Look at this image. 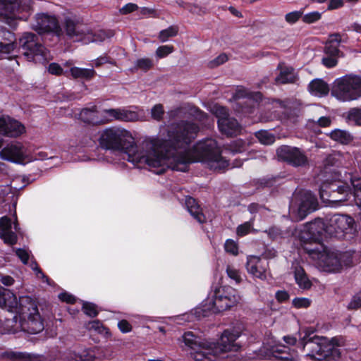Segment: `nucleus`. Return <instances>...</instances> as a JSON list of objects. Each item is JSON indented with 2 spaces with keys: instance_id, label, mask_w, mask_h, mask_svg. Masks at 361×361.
I'll use <instances>...</instances> for the list:
<instances>
[{
  "instance_id": "nucleus-44",
  "label": "nucleus",
  "mask_w": 361,
  "mask_h": 361,
  "mask_svg": "<svg viewBox=\"0 0 361 361\" xmlns=\"http://www.w3.org/2000/svg\"><path fill=\"white\" fill-rule=\"evenodd\" d=\"M322 18V13L319 11H312L302 15V21L307 24H311L319 20Z\"/></svg>"
},
{
  "instance_id": "nucleus-59",
  "label": "nucleus",
  "mask_w": 361,
  "mask_h": 361,
  "mask_svg": "<svg viewBox=\"0 0 361 361\" xmlns=\"http://www.w3.org/2000/svg\"><path fill=\"white\" fill-rule=\"evenodd\" d=\"M17 256L20 259L23 264H27L29 259V252L25 249H17L16 250Z\"/></svg>"
},
{
  "instance_id": "nucleus-4",
  "label": "nucleus",
  "mask_w": 361,
  "mask_h": 361,
  "mask_svg": "<svg viewBox=\"0 0 361 361\" xmlns=\"http://www.w3.org/2000/svg\"><path fill=\"white\" fill-rule=\"evenodd\" d=\"M337 341L336 338L330 341L325 337H314L306 342L302 348H307L310 350L307 355L313 359L319 361H334L340 356Z\"/></svg>"
},
{
  "instance_id": "nucleus-10",
  "label": "nucleus",
  "mask_w": 361,
  "mask_h": 361,
  "mask_svg": "<svg viewBox=\"0 0 361 361\" xmlns=\"http://www.w3.org/2000/svg\"><path fill=\"white\" fill-rule=\"evenodd\" d=\"M31 0H0V16L11 28H16L21 11H28Z\"/></svg>"
},
{
  "instance_id": "nucleus-7",
  "label": "nucleus",
  "mask_w": 361,
  "mask_h": 361,
  "mask_svg": "<svg viewBox=\"0 0 361 361\" xmlns=\"http://www.w3.org/2000/svg\"><path fill=\"white\" fill-rule=\"evenodd\" d=\"M19 42L27 61L46 63L52 59L50 51L39 42L35 34L25 32L20 38Z\"/></svg>"
},
{
  "instance_id": "nucleus-9",
  "label": "nucleus",
  "mask_w": 361,
  "mask_h": 361,
  "mask_svg": "<svg viewBox=\"0 0 361 361\" xmlns=\"http://www.w3.org/2000/svg\"><path fill=\"white\" fill-rule=\"evenodd\" d=\"M240 336V332L237 329L225 330L219 343L212 342L209 360L210 361H223L227 352L237 351L239 347L235 341Z\"/></svg>"
},
{
  "instance_id": "nucleus-48",
  "label": "nucleus",
  "mask_w": 361,
  "mask_h": 361,
  "mask_svg": "<svg viewBox=\"0 0 361 361\" xmlns=\"http://www.w3.org/2000/svg\"><path fill=\"white\" fill-rule=\"evenodd\" d=\"M311 300L307 298H295L293 300V305L297 308H307L311 305Z\"/></svg>"
},
{
  "instance_id": "nucleus-51",
  "label": "nucleus",
  "mask_w": 361,
  "mask_h": 361,
  "mask_svg": "<svg viewBox=\"0 0 361 361\" xmlns=\"http://www.w3.org/2000/svg\"><path fill=\"white\" fill-rule=\"evenodd\" d=\"M225 250L226 252L230 253L233 255H237L238 254V247L237 243L231 239L226 241L224 245Z\"/></svg>"
},
{
  "instance_id": "nucleus-64",
  "label": "nucleus",
  "mask_w": 361,
  "mask_h": 361,
  "mask_svg": "<svg viewBox=\"0 0 361 361\" xmlns=\"http://www.w3.org/2000/svg\"><path fill=\"white\" fill-rule=\"evenodd\" d=\"M336 56H328L322 59L323 64L327 68H332L336 66L338 61L336 58Z\"/></svg>"
},
{
  "instance_id": "nucleus-11",
  "label": "nucleus",
  "mask_w": 361,
  "mask_h": 361,
  "mask_svg": "<svg viewBox=\"0 0 361 361\" xmlns=\"http://www.w3.org/2000/svg\"><path fill=\"white\" fill-rule=\"evenodd\" d=\"M317 205V198L311 192L300 190L293 195L290 204V211L297 215V220H302L308 214L316 210Z\"/></svg>"
},
{
  "instance_id": "nucleus-16",
  "label": "nucleus",
  "mask_w": 361,
  "mask_h": 361,
  "mask_svg": "<svg viewBox=\"0 0 361 361\" xmlns=\"http://www.w3.org/2000/svg\"><path fill=\"white\" fill-rule=\"evenodd\" d=\"M354 219L347 215L334 214L327 220L325 232L331 236L341 237L353 227Z\"/></svg>"
},
{
  "instance_id": "nucleus-39",
  "label": "nucleus",
  "mask_w": 361,
  "mask_h": 361,
  "mask_svg": "<svg viewBox=\"0 0 361 361\" xmlns=\"http://www.w3.org/2000/svg\"><path fill=\"white\" fill-rule=\"evenodd\" d=\"M254 223V218L251 219L249 221H246L243 224H240L237 228V235L239 236H244L249 233L251 231H254L252 228Z\"/></svg>"
},
{
  "instance_id": "nucleus-60",
  "label": "nucleus",
  "mask_w": 361,
  "mask_h": 361,
  "mask_svg": "<svg viewBox=\"0 0 361 361\" xmlns=\"http://www.w3.org/2000/svg\"><path fill=\"white\" fill-rule=\"evenodd\" d=\"M267 232L269 237L272 239H278L283 237L281 231L276 227H271Z\"/></svg>"
},
{
  "instance_id": "nucleus-54",
  "label": "nucleus",
  "mask_w": 361,
  "mask_h": 361,
  "mask_svg": "<svg viewBox=\"0 0 361 361\" xmlns=\"http://www.w3.org/2000/svg\"><path fill=\"white\" fill-rule=\"evenodd\" d=\"M361 307V294L355 295L351 301L348 305V308L350 310H356Z\"/></svg>"
},
{
  "instance_id": "nucleus-46",
  "label": "nucleus",
  "mask_w": 361,
  "mask_h": 361,
  "mask_svg": "<svg viewBox=\"0 0 361 361\" xmlns=\"http://www.w3.org/2000/svg\"><path fill=\"white\" fill-rule=\"evenodd\" d=\"M164 114V106L161 104L154 105L151 110L152 118L156 121H161Z\"/></svg>"
},
{
  "instance_id": "nucleus-18",
  "label": "nucleus",
  "mask_w": 361,
  "mask_h": 361,
  "mask_svg": "<svg viewBox=\"0 0 361 361\" xmlns=\"http://www.w3.org/2000/svg\"><path fill=\"white\" fill-rule=\"evenodd\" d=\"M141 111L128 109L126 108L106 109L103 113L106 114L108 123L114 121L121 122H135L143 117Z\"/></svg>"
},
{
  "instance_id": "nucleus-24",
  "label": "nucleus",
  "mask_w": 361,
  "mask_h": 361,
  "mask_svg": "<svg viewBox=\"0 0 361 361\" xmlns=\"http://www.w3.org/2000/svg\"><path fill=\"white\" fill-rule=\"evenodd\" d=\"M277 69L279 71V75L275 78V83L276 85L295 83L298 79V74L295 69L286 66L283 63H280Z\"/></svg>"
},
{
  "instance_id": "nucleus-34",
  "label": "nucleus",
  "mask_w": 361,
  "mask_h": 361,
  "mask_svg": "<svg viewBox=\"0 0 361 361\" xmlns=\"http://www.w3.org/2000/svg\"><path fill=\"white\" fill-rule=\"evenodd\" d=\"M5 306L4 307H7L8 310L11 312L17 311L18 309V305H20V300L23 298L20 299V302H18L17 297L16 295L12 293L10 290L7 289L5 295ZM20 311V306L19 307V312Z\"/></svg>"
},
{
  "instance_id": "nucleus-61",
  "label": "nucleus",
  "mask_w": 361,
  "mask_h": 361,
  "mask_svg": "<svg viewBox=\"0 0 361 361\" xmlns=\"http://www.w3.org/2000/svg\"><path fill=\"white\" fill-rule=\"evenodd\" d=\"M48 71L50 73L56 75H59L63 73L62 68L60 66V65L56 63H51V64H49L48 67Z\"/></svg>"
},
{
  "instance_id": "nucleus-15",
  "label": "nucleus",
  "mask_w": 361,
  "mask_h": 361,
  "mask_svg": "<svg viewBox=\"0 0 361 361\" xmlns=\"http://www.w3.org/2000/svg\"><path fill=\"white\" fill-rule=\"evenodd\" d=\"M32 28L39 34L51 33L58 37L63 35V31L55 16L46 13L37 14Z\"/></svg>"
},
{
  "instance_id": "nucleus-63",
  "label": "nucleus",
  "mask_w": 361,
  "mask_h": 361,
  "mask_svg": "<svg viewBox=\"0 0 361 361\" xmlns=\"http://www.w3.org/2000/svg\"><path fill=\"white\" fill-rule=\"evenodd\" d=\"M30 267L32 269L35 271V274L38 278L43 279L45 281L48 282V278L44 274L35 262H32Z\"/></svg>"
},
{
  "instance_id": "nucleus-42",
  "label": "nucleus",
  "mask_w": 361,
  "mask_h": 361,
  "mask_svg": "<svg viewBox=\"0 0 361 361\" xmlns=\"http://www.w3.org/2000/svg\"><path fill=\"white\" fill-rule=\"evenodd\" d=\"M174 48L172 45H162L159 47L156 51L155 55L158 59L166 57L168 55L173 52Z\"/></svg>"
},
{
  "instance_id": "nucleus-57",
  "label": "nucleus",
  "mask_w": 361,
  "mask_h": 361,
  "mask_svg": "<svg viewBox=\"0 0 361 361\" xmlns=\"http://www.w3.org/2000/svg\"><path fill=\"white\" fill-rule=\"evenodd\" d=\"M10 116L6 115H0V134L5 135L6 126L9 125Z\"/></svg>"
},
{
  "instance_id": "nucleus-58",
  "label": "nucleus",
  "mask_w": 361,
  "mask_h": 361,
  "mask_svg": "<svg viewBox=\"0 0 361 361\" xmlns=\"http://www.w3.org/2000/svg\"><path fill=\"white\" fill-rule=\"evenodd\" d=\"M228 60V57L225 54H221L218 56L216 59L209 62V66L212 68L218 66L223 64Z\"/></svg>"
},
{
  "instance_id": "nucleus-8",
  "label": "nucleus",
  "mask_w": 361,
  "mask_h": 361,
  "mask_svg": "<svg viewBox=\"0 0 361 361\" xmlns=\"http://www.w3.org/2000/svg\"><path fill=\"white\" fill-rule=\"evenodd\" d=\"M332 94L341 102L355 100L361 97L360 76L346 75L337 79L332 90Z\"/></svg>"
},
{
  "instance_id": "nucleus-6",
  "label": "nucleus",
  "mask_w": 361,
  "mask_h": 361,
  "mask_svg": "<svg viewBox=\"0 0 361 361\" xmlns=\"http://www.w3.org/2000/svg\"><path fill=\"white\" fill-rule=\"evenodd\" d=\"M306 251L318 267L324 271H338L342 268L341 255L329 250L323 243L314 247H307Z\"/></svg>"
},
{
  "instance_id": "nucleus-22",
  "label": "nucleus",
  "mask_w": 361,
  "mask_h": 361,
  "mask_svg": "<svg viewBox=\"0 0 361 361\" xmlns=\"http://www.w3.org/2000/svg\"><path fill=\"white\" fill-rule=\"evenodd\" d=\"M79 118L83 122L94 126L108 123L107 116L103 111H99L96 106L82 109L79 114Z\"/></svg>"
},
{
  "instance_id": "nucleus-36",
  "label": "nucleus",
  "mask_w": 361,
  "mask_h": 361,
  "mask_svg": "<svg viewBox=\"0 0 361 361\" xmlns=\"http://www.w3.org/2000/svg\"><path fill=\"white\" fill-rule=\"evenodd\" d=\"M178 33V27L176 25H171L166 29L159 32L158 38L161 42L168 41L170 37H176Z\"/></svg>"
},
{
  "instance_id": "nucleus-21",
  "label": "nucleus",
  "mask_w": 361,
  "mask_h": 361,
  "mask_svg": "<svg viewBox=\"0 0 361 361\" xmlns=\"http://www.w3.org/2000/svg\"><path fill=\"white\" fill-rule=\"evenodd\" d=\"M245 268L247 273L252 276L261 280L267 279L268 263L260 257L255 255L248 256Z\"/></svg>"
},
{
  "instance_id": "nucleus-32",
  "label": "nucleus",
  "mask_w": 361,
  "mask_h": 361,
  "mask_svg": "<svg viewBox=\"0 0 361 361\" xmlns=\"http://www.w3.org/2000/svg\"><path fill=\"white\" fill-rule=\"evenodd\" d=\"M295 279L300 288L309 289L312 283L307 278L304 270L301 267H296L295 269Z\"/></svg>"
},
{
  "instance_id": "nucleus-53",
  "label": "nucleus",
  "mask_w": 361,
  "mask_h": 361,
  "mask_svg": "<svg viewBox=\"0 0 361 361\" xmlns=\"http://www.w3.org/2000/svg\"><path fill=\"white\" fill-rule=\"evenodd\" d=\"M188 10L194 15L202 16L206 13V8L197 4H190Z\"/></svg>"
},
{
  "instance_id": "nucleus-37",
  "label": "nucleus",
  "mask_w": 361,
  "mask_h": 361,
  "mask_svg": "<svg viewBox=\"0 0 361 361\" xmlns=\"http://www.w3.org/2000/svg\"><path fill=\"white\" fill-rule=\"evenodd\" d=\"M256 137L264 145H271L275 142V137L267 130H260L256 133Z\"/></svg>"
},
{
  "instance_id": "nucleus-41",
  "label": "nucleus",
  "mask_w": 361,
  "mask_h": 361,
  "mask_svg": "<svg viewBox=\"0 0 361 361\" xmlns=\"http://www.w3.org/2000/svg\"><path fill=\"white\" fill-rule=\"evenodd\" d=\"M298 238L301 242L310 244L308 247H305V250L307 247H315V244L314 243V241L312 240L313 237H312V235H310L309 232L305 231V226L302 227V228L300 229V231L298 233Z\"/></svg>"
},
{
  "instance_id": "nucleus-14",
  "label": "nucleus",
  "mask_w": 361,
  "mask_h": 361,
  "mask_svg": "<svg viewBox=\"0 0 361 361\" xmlns=\"http://www.w3.org/2000/svg\"><path fill=\"white\" fill-rule=\"evenodd\" d=\"M258 358L279 361H298V356L294 350L283 345L268 348L263 346L259 350Z\"/></svg>"
},
{
  "instance_id": "nucleus-26",
  "label": "nucleus",
  "mask_w": 361,
  "mask_h": 361,
  "mask_svg": "<svg viewBox=\"0 0 361 361\" xmlns=\"http://www.w3.org/2000/svg\"><path fill=\"white\" fill-rule=\"evenodd\" d=\"M219 130L227 136L237 135L241 131V126L238 121L233 118L218 120Z\"/></svg>"
},
{
  "instance_id": "nucleus-19",
  "label": "nucleus",
  "mask_w": 361,
  "mask_h": 361,
  "mask_svg": "<svg viewBox=\"0 0 361 361\" xmlns=\"http://www.w3.org/2000/svg\"><path fill=\"white\" fill-rule=\"evenodd\" d=\"M336 180L343 183V185L337 187V190L339 193H346L350 190V185L348 180L350 181V185L354 188V196L356 204L359 207H361V178H353L351 174L345 173L344 177L339 173L338 177L334 181Z\"/></svg>"
},
{
  "instance_id": "nucleus-45",
  "label": "nucleus",
  "mask_w": 361,
  "mask_h": 361,
  "mask_svg": "<svg viewBox=\"0 0 361 361\" xmlns=\"http://www.w3.org/2000/svg\"><path fill=\"white\" fill-rule=\"evenodd\" d=\"M11 357L17 361H36L37 360L36 356L27 353H14Z\"/></svg>"
},
{
  "instance_id": "nucleus-49",
  "label": "nucleus",
  "mask_w": 361,
  "mask_h": 361,
  "mask_svg": "<svg viewBox=\"0 0 361 361\" xmlns=\"http://www.w3.org/2000/svg\"><path fill=\"white\" fill-rule=\"evenodd\" d=\"M226 273L228 276L235 281V283H239L242 281V277L240 271L231 266H228L226 268Z\"/></svg>"
},
{
  "instance_id": "nucleus-38",
  "label": "nucleus",
  "mask_w": 361,
  "mask_h": 361,
  "mask_svg": "<svg viewBox=\"0 0 361 361\" xmlns=\"http://www.w3.org/2000/svg\"><path fill=\"white\" fill-rule=\"evenodd\" d=\"M347 119L349 123L361 126V109L353 108L348 111Z\"/></svg>"
},
{
  "instance_id": "nucleus-20",
  "label": "nucleus",
  "mask_w": 361,
  "mask_h": 361,
  "mask_svg": "<svg viewBox=\"0 0 361 361\" xmlns=\"http://www.w3.org/2000/svg\"><path fill=\"white\" fill-rule=\"evenodd\" d=\"M16 48L14 34L0 27V59L11 58Z\"/></svg>"
},
{
  "instance_id": "nucleus-33",
  "label": "nucleus",
  "mask_w": 361,
  "mask_h": 361,
  "mask_svg": "<svg viewBox=\"0 0 361 361\" xmlns=\"http://www.w3.org/2000/svg\"><path fill=\"white\" fill-rule=\"evenodd\" d=\"M71 75L74 78L91 79L95 75L93 68H82L78 67H72L70 70Z\"/></svg>"
},
{
  "instance_id": "nucleus-17",
  "label": "nucleus",
  "mask_w": 361,
  "mask_h": 361,
  "mask_svg": "<svg viewBox=\"0 0 361 361\" xmlns=\"http://www.w3.org/2000/svg\"><path fill=\"white\" fill-rule=\"evenodd\" d=\"M277 155L293 166H303L308 163L307 156L298 147L282 146L277 149Z\"/></svg>"
},
{
  "instance_id": "nucleus-55",
  "label": "nucleus",
  "mask_w": 361,
  "mask_h": 361,
  "mask_svg": "<svg viewBox=\"0 0 361 361\" xmlns=\"http://www.w3.org/2000/svg\"><path fill=\"white\" fill-rule=\"evenodd\" d=\"M231 147L234 152H241L245 149L246 143L241 140H238L234 141Z\"/></svg>"
},
{
  "instance_id": "nucleus-23",
  "label": "nucleus",
  "mask_w": 361,
  "mask_h": 361,
  "mask_svg": "<svg viewBox=\"0 0 361 361\" xmlns=\"http://www.w3.org/2000/svg\"><path fill=\"white\" fill-rule=\"evenodd\" d=\"M96 360L94 349H85L80 353L68 351L60 354L49 361H94Z\"/></svg>"
},
{
  "instance_id": "nucleus-40",
  "label": "nucleus",
  "mask_w": 361,
  "mask_h": 361,
  "mask_svg": "<svg viewBox=\"0 0 361 361\" xmlns=\"http://www.w3.org/2000/svg\"><path fill=\"white\" fill-rule=\"evenodd\" d=\"M135 65L137 69L147 71L153 67L154 63L152 59L149 58H142L137 59L135 61Z\"/></svg>"
},
{
  "instance_id": "nucleus-52",
  "label": "nucleus",
  "mask_w": 361,
  "mask_h": 361,
  "mask_svg": "<svg viewBox=\"0 0 361 361\" xmlns=\"http://www.w3.org/2000/svg\"><path fill=\"white\" fill-rule=\"evenodd\" d=\"M82 309L87 315L92 317H96L98 314L96 305L90 302H84Z\"/></svg>"
},
{
  "instance_id": "nucleus-43",
  "label": "nucleus",
  "mask_w": 361,
  "mask_h": 361,
  "mask_svg": "<svg viewBox=\"0 0 361 361\" xmlns=\"http://www.w3.org/2000/svg\"><path fill=\"white\" fill-rule=\"evenodd\" d=\"M212 111L218 120L226 119L229 117L228 109L219 105H214L212 109Z\"/></svg>"
},
{
  "instance_id": "nucleus-62",
  "label": "nucleus",
  "mask_w": 361,
  "mask_h": 361,
  "mask_svg": "<svg viewBox=\"0 0 361 361\" xmlns=\"http://www.w3.org/2000/svg\"><path fill=\"white\" fill-rule=\"evenodd\" d=\"M118 327L122 333H128L132 330L130 324L125 319L118 323Z\"/></svg>"
},
{
  "instance_id": "nucleus-28",
  "label": "nucleus",
  "mask_w": 361,
  "mask_h": 361,
  "mask_svg": "<svg viewBox=\"0 0 361 361\" xmlns=\"http://www.w3.org/2000/svg\"><path fill=\"white\" fill-rule=\"evenodd\" d=\"M185 205L191 216H192L199 223L202 224L206 221V218L202 212V209L197 204L196 200L190 197L186 198Z\"/></svg>"
},
{
  "instance_id": "nucleus-2",
  "label": "nucleus",
  "mask_w": 361,
  "mask_h": 361,
  "mask_svg": "<svg viewBox=\"0 0 361 361\" xmlns=\"http://www.w3.org/2000/svg\"><path fill=\"white\" fill-rule=\"evenodd\" d=\"M61 27L63 35L65 34L69 39L75 42H82L84 44L101 42L106 37V34L103 31L93 35L80 17L71 13L63 15Z\"/></svg>"
},
{
  "instance_id": "nucleus-30",
  "label": "nucleus",
  "mask_w": 361,
  "mask_h": 361,
  "mask_svg": "<svg viewBox=\"0 0 361 361\" xmlns=\"http://www.w3.org/2000/svg\"><path fill=\"white\" fill-rule=\"evenodd\" d=\"M25 132V126L17 120L10 118L9 125L6 126L5 136L16 137Z\"/></svg>"
},
{
  "instance_id": "nucleus-31",
  "label": "nucleus",
  "mask_w": 361,
  "mask_h": 361,
  "mask_svg": "<svg viewBox=\"0 0 361 361\" xmlns=\"http://www.w3.org/2000/svg\"><path fill=\"white\" fill-rule=\"evenodd\" d=\"M310 92L317 97L326 95L329 92L327 85L322 80H314L309 85Z\"/></svg>"
},
{
  "instance_id": "nucleus-27",
  "label": "nucleus",
  "mask_w": 361,
  "mask_h": 361,
  "mask_svg": "<svg viewBox=\"0 0 361 361\" xmlns=\"http://www.w3.org/2000/svg\"><path fill=\"white\" fill-rule=\"evenodd\" d=\"M305 231L309 232L310 235H312V240L315 246L318 243H321L319 242L320 238L322 235L323 231H325L326 224L321 219L315 220L313 222L308 223L305 225Z\"/></svg>"
},
{
  "instance_id": "nucleus-12",
  "label": "nucleus",
  "mask_w": 361,
  "mask_h": 361,
  "mask_svg": "<svg viewBox=\"0 0 361 361\" xmlns=\"http://www.w3.org/2000/svg\"><path fill=\"white\" fill-rule=\"evenodd\" d=\"M183 341L191 350V355L196 361H210L209 360L212 342L198 338L192 332H185Z\"/></svg>"
},
{
  "instance_id": "nucleus-25",
  "label": "nucleus",
  "mask_w": 361,
  "mask_h": 361,
  "mask_svg": "<svg viewBox=\"0 0 361 361\" xmlns=\"http://www.w3.org/2000/svg\"><path fill=\"white\" fill-rule=\"evenodd\" d=\"M11 220L6 216L0 219V238L9 245L17 242V235L11 230Z\"/></svg>"
},
{
  "instance_id": "nucleus-50",
  "label": "nucleus",
  "mask_w": 361,
  "mask_h": 361,
  "mask_svg": "<svg viewBox=\"0 0 361 361\" xmlns=\"http://www.w3.org/2000/svg\"><path fill=\"white\" fill-rule=\"evenodd\" d=\"M303 12L302 11H295L288 13L285 16L286 21L289 24L295 23L300 18H302Z\"/></svg>"
},
{
  "instance_id": "nucleus-35",
  "label": "nucleus",
  "mask_w": 361,
  "mask_h": 361,
  "mask_svg": "<svg viewBox=\"0 0 361 361\" xmlns=\"http://www.w3.org/2000/svg\"><path fill=\"white\" fill-rule=\"evenodd\" d=\"M330 137L341 144H348L353 140V136L346 130L336 129L330 133Z\"/></svg>"
},
{
  "instance_id": "nucleus-29",
  "label": "nucleus",
  "mask_w": 361,
  "mask_h": 361,
  "mask_svg": "<svg viewBox=\"0 0 361 361\" xmlns=\"http://www.w3.org/2000/svg\"><path fill=\"white\" fill-rule=\"evenodd\" d=\"M341 41V37L339 34L331 35L325 45V53L331 56H338L340 54L338 47Z\"/></svg>"
},
{
  "instance_id": "nucleus-3",
  "label": "nucleus",
  "mask_w": 361,
  "mask_h": 361,
  "mask_svg": "<svg viewBox=\"0 0 361 361\" xmlns=\"http://www.w3.org/2000/svg\"><path fill=\"white\" fill-rule=\"evenodd\" d=\"M240 301L237 290L231 286H219L203 301L202 312L204 315L208 312L219 313L235 306Z\"/></svg>"
},
{
  "instance_id": "nucleus-56",
  "label": "nucleus",
  "mask_w": 361,
  "mask_h": 361,
  "mask_svg": "<svg viewBox=\"0 0 361 361\" xmlns=\"http://www.w3.org/2000/svg\"><path fill=\"white\" fill-rule=\"evenodd\" d=\"M138 6L135 4L133 3H128L123 6L119 10V13L122 15H126L130 13H132L136 10H137Z\"/></svg>"
},
{
  "instance_id": "nucleus-5",
  "label": "nucleus",
  "mask_w": 361,
  "mask_h": 361,
  "mask_svg": "<svg viewBox=\"0 0 361 361\" xmlns=\"http://www.w3.org/2000/svg\"><path fill=\"white\" fill-rule=\"evenodd\" d=\"M19 319V326L25 332L35 334L44 329V324L37 304L29 298L26 297L20 300Z\"/></svg>"
},
{
  "instance_id": "nucleus-1",
  "label": "nucleus",
  "mask_w": 361,
  "mask_h": 361,
  "mask_svg": "<svg viewBox=\"0 0 361 361\" xmlns=\"http://www.w3.org/2000/svg\"><path fill=\"white\" fill-rule=\"evenodd\" d=\"M198 130L199 127L193 123L181 122L170 127L168 140L150 139L138 147L134 145V137L129 130L121 126H111L99 132L98 142L102 149L124 152L128 161L135 165L146 164L157 174L167 169L186 171L189 164L197 161L214 171L226 169L228 161L221 155L214 140L199 142L188 150Z\"/></svg>"
},
{
  "instance_id": "nucleus-13",
  "label": "nucleus",
  "mask_w": 361,
  "mask_h": 361,
  "mask_svg": "<svg viewBox=\"0 0 361 361\" xmlns=\"http://www.w3.org/2000/svg\"><path fill=\"white\" fill-rule=\"evenodd\" d=\"M0 157L8 161L24 164L33 161V155L28 147L20 142H12L0 151Z\"/></svg>"
},
{
  "instance_id": "nucleus-47",
  "label": "nucleus",
  "mask_w": 361,
  "mask_h": 361,
  "mask_svg": "<svg viewBox=\"0 0 361 361\" xmlns=\"http://www.w3.org/2000/svg\"><path fill=\"white\" fill-rule=\"evenodd\" d=\"M94 350L96 352V360L111 359L114 357L113 351L108 348H97Z\"/></svg>"
}]
</instances>
